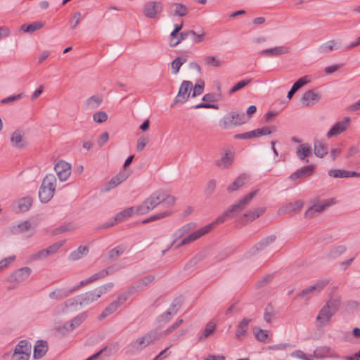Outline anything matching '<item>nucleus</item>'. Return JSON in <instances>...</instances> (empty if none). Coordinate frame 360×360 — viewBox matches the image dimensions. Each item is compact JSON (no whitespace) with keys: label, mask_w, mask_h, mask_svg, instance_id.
Returning <instances> with one entry per match:
<instances>
[{"label":"nucleus","mask_w":360,"mask_h":360,"mask_svg":"<svg viewBox=\"0 0 360 360\" xmlns=\"http://www.w3.org/2000/svg\"><path fill=\"white\" fill-rule=\"evenodd\" d=\"M258 190L250 192L243 198H240L238 202L228 207V209L219 216L214 222L209 224L204 227L193 232L187 237H185L180 243H179L175 249L180 248L182 245H187L192 241H194L201 236L208 233L212 231L215 224L224 223L231 214L241 212L249 204L251 200L257 195Z\"/></svg>","instance_id":"nucleus-1"},{"label":"nucleus","mask_w":360,"mask_h":360,"mask_svg":"<svg viewBox=\"0 0 360 360\" xmlns=\"http://www.w3.org/2000/svg\"><path fill=\"white\" fill-rule=\"evenodd\" d=\"M56 187V179L53 174L46 175L39 190V198L42 203H47L53 197Z\"/></svg>","instance_id":"nucleus-2"},{"label":"nucleus","mask_w":360,"mask_h":360,"mask_svg":"<svg viewBox=\"0 0 360 360\" xmlns=\"http://www.w3.org/2000/svg\"><path fill=\"white\" fill-rule=\"evenodd\" d=\"M160 337L161 335L157 330L149 331L143 337L131 342L128 346L129 350L127 351V353L134 354L136 352H139L150 344L158 340Z\"/></svg>","instance_id":"nucleus-3"},{"label":"nucleus","mask_w":360,"mask_h":360,"mask_svg":"<svg viewBox=\"0 0 360 360\" xmlns=\"http://www.w3.org/2000/svg\"><path fill=\"white\" fill-rule=\"evenodd\" d=\"M248 122V118L243 112L231 111L226 114L220 120L219 126L224 129L233 127L240 126Z\"/></svg>","instance_id":"nucleus-4"},{"label":"nucleus","mask_w":360,"mask_h":360,"mask_svg":"<svg viewBox=\"0 0 360 360\" xmlns=\"http://www.w3.org/2000/svg\"><path fill=\"white\" fill-rule=\"evenodd\" d=\"M162 196L160 195V191H157L146 198L141 205L136 207V213L139 214H146L162 203Z\"/></svg>","instance_id":"nucleus-5"},{"label":"nucleus","mask_w":360,"mask_h":360,"mask_svg":"<svg viewBox=\"0 0 360 360\" xmlns=\"http://www.w3.org/2000/svg\"><path fill=\"white\" fill-rule=\"evenodd\" d=\"M32 349L31 343L27 340H20L15 347L11 360H28Z\"/></svg>","instance_id":"nucleus-6"},{"label":"nucleus","mask_w":360,"mask_h":360,"mask_svg":"<svg viewBox=\"0 0 360 360\" xmlns=\"http://www.w3.org/2000/svg\"><path fill=\"white\" fill-rule=\"evenodd\" d=\"M193 89V84L191 81H183L180 85L177 96L175 97L174 103H184L189 98Z\"/></svg>","instance_id":"nucleus-7"},{"label":"nucleus","mask_w":360,"mask_h":360,"mask_svg":"<svg viewBox=\"0 0 360 360\" xmlns=\"http://www.w3.org/2000/svg\"><path fill=\"white\" fill-rule=\"evenodd\" d=\"M162 11V4L160 1H149L144 4L143 13L149 18L154 19Z\"/></svg>","instance_id":"nucleus-8"},{"label":"nucleus","mask_w":360,"mask_h":360,"mask_svg":"<svg viewBox=\"0 0 360 360\" xmlns=\"http://www.w3.org/2000/svg\"><path fill=\"white\" fill-rule=\"evenodd\" d=\"M276 239L275 235H270L261 239L258 243L253 245L248 251L250 256H253L259 252L265 250L268 246L272 244Z\"/></svg>","instance_id":"nucleus-9"},{"label":"nucleus","mask_w":360,"mask_h":360,"mask_svg":"<svg viewBox=\"0 0 360 360\" xmlns=\"http://www.w3.org/2000/svg\"><path fill=\"white\" fill-rule=\"evenodd\" d=\"M54 169L61 181H66L71 174V166L64 160H60L55 165Z\"/></svg>","instance_id":"nucleus-10"},{"label":"nucleus","mask_w":360,"mask_h":360,"mask_svg":"<svg viewBox=\"0 0 360 360\" xmlns=\"http://www.w3.org/2000/svg\"><path fill=\"white\" fill-rule=\"evenodd\" d=\"M155 280L153 275H148L129 286V293H136L146 290V287Z\"/></svg>","instance_id":"nucleus-11"},{"label":"nucleus","mask_w":360,"mask_h":360,"mask_svg":"<svg viewBox=\"0 0 360 360\" xmlns=\"http://www.w3.org/2000/svg\"><path fill=\"white\" fill-rule=\"evenodd\" d=\"M31 272L32 269L27 266L18 269L8 277L7 281L21 283L30 276Z\"/></svg>","instance_id":"nucleus-12"},{"label":"nucleus","mask_w":360,"mask_h":360,"mask_svg":"<svg viewBox=\"0 0 360 360\" xmlns=\"http://www.w3.org/2000/svg\"><path fill=\"white\" fill-rule=\"evenodd\" d=\"M321 98L320 93L314 90L307 91L301 98V103L305 106H311L316 103Z\"/></svg>","instance_id":"nucleus-13"},{"label":"nucleus","mask_w":360,"mask_h":360,"mask_svg":"<svg viewBox=\"0 0 360 360\" xmlns=\"http://www.w3.org/2000/svg\"><path fill=\"white\" fill-rule=\"evenodd\" d=\"M349 117H345L342 121L336 122L328 131L327 136L330 138L343 132L349 125Z\"/></svg>","instance_id":"nucleus-14"},{"label":"nucleus","mask_w":360,"mask_h":360,"mask_svg":"<svg viewBox=\"0 0 360 360\" xmlns=\"http://www.w3.org/2000/svg\"><path fill=\"white\" fill-rule=\"evenodd\" d=\"M315 168L316 166L314 165L304 166L292 173L289 176V179L291 181H295L298 179L310 176L314 173Z\"/></svg>","instance_id":"nucleus-15"},{"label":"nucleus","mask_w":360,"mask_h":360,"mask_svg":"<svg viewBox=\"0 0 360 360\" xmlns=\"http://www.w3.org/2000/svg\"><path fill=\"white\" fill-rule=\"evenodd\" d=\"M290 49L288 46H281L262 50L259 52V55L264 57L272 58L288 53Z\"/></svg>","instance_id":"nucleus-16"},{"label":"nucleus","mask_w":360,"mask_h":360,"mask_svg":"<svg viewBox=\"0 0 360 360\" xmlns=\"http://www.w3.org/2000/svg\"><path fill=\"white\" fill-rule=\"evenodd\" d=\"M49 346L46 340H39L36 342L34 347L33 358L39 359L44 356L48 352Z\"/></svg>","instance_id":"nucleus-17"},{"label":"nucleus","mask_w":360,"mask_h":360,"mask_svg":"<svg viewBox=\"0 0 360 360\" xmlns=\"http://www.w3.org/2000/svg\"><path fill=\"white\" fill-rule=\"evenodd\" d=\"M334 314H335L332 312L329 309H328L326 306H323L319 311L316 317V321L319 323V326L321 327L324 325V323L329 322L331 317Z\"/></svg>","instance_id":"nucleus-18"},{"label":"nucleus","mask_w":360,"mask_h":360,"mask_svg":"<svg viewBox=\"0 0 360 360\" xmlns=\"http://www.w3.org/2000/svg\"><path fill=\"white\" fill-rule=\"evenodd\" d=\"M79 297L81 300L80 306H86L99 298L94 289L79 295Z\"/></svg>","instance_id":"nucleus-19"},{"label":"nucleus","mask_w":360,"mask_h":360,"mask_svg":"<svg viewBox=\"0 0 360 360\" xmlns=\"http://www.w3.org/2000/svg\"><path fill=\"white\" fill-rule=\"evenodd\" d=\"M266 209L264 207H258L255 210H250L243 214L242 218V222L243 224H248L250 221H252L259 216H261L264 212Z\"/></svg>","instance_id":"nucleus-20"},{"label":"nucleus","mask_w":360,"mask_h":360,"mask_svg":"<svg viewBox=\"0 0 360 360\" xmlns=\"http://www.w3.org/2000/svg\"><path fill=\"white\" fill-rule=\"evenodd\" d=\"M234 154L231 151H227L220 160L216 161V165L224 169L229 168L233 162Z\"/></svg>","instance_id":"nucleus-21"},{"label":"nucleus","mask_w":360,"mask_h":360,"mask_svg":"<svg viewBox=\"0 0 360 360\" xmlns=\"http://www.w3.org/2000/svg\"><path fill=\"white\" fill-rule=\"evenodd\" d=\"M170 13L174 16L184 17L188 13V8L180 3H174L169 6Z\"/></svg>","instance_id":"nucleus-22"},{"label":"nucleus","mask_w":360,"mask_h":360,"mask_svg":"<svg viewBox=\"0 0 360 360\" xmlns=\"http://www.w3.org/2000/svg\"><path fill=\"white\" fill-rule=\"evenodd\" d=\"M314 354L316 357L319 358H326V357H330V358H339V355L337 354L331 348L329 347H322L317 348Z\"/></svg>","instance_id":"nucleus-23"},{"label":"nucleus","mask_w":360,"mask_h":360,"mask_svg":"<svg viewBox=\"0 0 360 360\" xmlns=\"http://www.w3.org/2000/svg\"><path fill=\"white\" fill-rule=\"evenodd\" d=\"M248 178L245 174L240 175L233 181L232 184L228 186L227 191L229 193H232L237 191L243 185H245L248 182Z\"/></svg>","instance_id":"nucleus-24"},{"label":"nucleus","mask_w":360,"mask_h":360,"mask_svg":"<svg viewBox=\"0 0 360 360\" xmlns=\"http://www.w3.org/2000/svg\"><path fill=\"white\" fill-rule=\"evenodd\" d=\"M296 153L300 160L309 162V160L306 158L311 155V148L307 144H300L297 148Z\"/></svg>","instance_id":"nucleus-25"},{"label":"nucleus","mask_w":360,"mask_h":360,"mask_svg":"<svg viewBox=\"0 0 360 360\" xmlns=\"http://www.w3.org/2000/svg\"><path fill=\"white\" fill-rule=\"evenodd\" d=\"M216 330V324L212 321L207 323L205 328L198 336V342H204L207 338L212 335Z\"/></svg>","instance_id":"nucleus-26"},{"label":"nucleus","mask_w":360,"mask_h":360,"mask_svg":"<svg viewBox=\"0 0 360 360\" xmlns=\"http://www.w3.org/2000/svg\"><path fill=\"white\" fill-rule=\"evenodd\" d=\"M252 321L251 319L244 318L237 326L236 331V337L238 340H240L241 336L246 335L248 329V325Z\"/></svg>","instance_id":"nucleus-27"},{"label":"nucleus","mask_w":360,"mask_h":360,"mask_svg":"<svg viewBox=\"0 0 360 360\" xmlns=\"http://www.w3.org/2000/svg\"><path fill=\"white\" fill-rule=\"evenodd\" d=\"M11 141L13 147L18 148H22L27 144L25 139H23V136L19 131H15L11 136Z\"/></svg>","instance_id":"nucleus-28"},{"label":"nucleus","mask_w":360,"mask_h":360,"mask_svg":"<svg viewBox=\"0 0 360 360\" xmlns=\"http://www.w3.org/2000/svg\"><path fill=\"white\" fill-rule=\"evenodd\" d=\"M309 82L307 76L298 79L292 86L291 89L288 93L287 98L291 99L293 95L303 86Z\"/></svg>","instance_id":"nucleus-29"},{"label":"nucleus","mask_w":360,"mask_h":360,"mask_svg":"<svg viewBox=\"0 0 360 360\" xmlns=\"http://www.w3.org/2000/svg\"><path fill=\"white\" fill-rule=\"evenodd\" d=\"M103 99L98 95H94L87 98L84 103V108L85 110H94L99 107L101 104Z\"/></svg>","instance_id":"nucleus-30"},{"label":"nucleus","mask_w":360,"mask_h":360,"mask_svg":"<svg viewBox=\"0 0 360 360\" xmlns=\"http://www.w3.org/2000/svg\"><path fill=\"white\" fill-rule=\"evenodd\" d=\"M72 294L71 290L65 288L57 289L51 292L49 295V298L56 300H61Z\"/></svg>","instance_id":"nucleus-31"},{"label":"nucleus","mask_w":360,"mask_h":360,"mask_svg":"<svg viewBox=\"0 0 360 360\" xmlns=\"http://www.w3.org/2000/svg\"><path fill=\"white\" fill-rule=\"evenodd\" d=\"M87 317L86 312H82L75 317H74L70 323H69V326L65 325L64 326L67 330H73L75 328L78 327Z\"/></svg>","instance_id":"nucleus-32"},{"label":"nucleus","mask_w":360,"mask_h":360,"mask_svg":"<svg viewBox=\"0 0 360 360\" xmlns=\"http://www.w3.org/2000/svg\"><path fill=\"white\" fill-rule=\"evenodd\" d=\"M303 201L301 200H296L295 202H288L285 205L281 210L283 213L291 212H298L303 207Z\"/></svg>","instance_id":"nucleus-33"},{"label":"nucleus","mask_w":360,"mask_h":360,"mask_svg":"<svg viewBox=\"0 0 360 360\" xmlns=\"http://www.w3.org/2000/svg\"><path fill=\"white\" fill-rule=\"evenodd\" d=\"M118 350V343L113 342L111 343L105 347H103L102 349L96 352L95 354L98 355V357L103 354L105 356H110L114 354H115Z\"/></svg>","instance_id":"nucleus-34"},{"label":"nucleus","mask_w":360,"mask_h":360,"mask_svg":"<svg viewBox=\"0 0 360 360\" xmlns=\"http://www.w3.org/2000/svg\"><path fill=\"white\" fill-rule=\"evenodd\" d=\"M314 150L316 156L322 158L328 153V147L322 141L316 140L314 141Z\"/></svg>","instance_id":"nucleus-35"},{"label":"nucleus","mask_w":360,"mask_h":360,"mask_svg":"<svg viewBox=\"0 0 360 360\" xmlns=\"http://www.w3.org/2000/svg\"><path fill=\"white\" fill-rule=\"evenodd\" d=\"M337 44L336 41L334 39L328 41L318 48V51L321 53H328L334 50H337L339 48Z\"/></svg>","instance_id":"nucleus-36"},{"label":"nucleus","mask_w":360,"mask_h":360,"mask_svg":"<svg viewBox=\"0 0 360 360\" xmlns=\"http://www.w3.org/2000/svg\"><path fill=\"white\" fill-rule=\"evenodd\" d=\"M136 212L135 207H130L124 209V210L118 212L115 217L114 220L116 222H121L126 218L131 217L134 213Z\"/></svg>","instance_id":"nucleus-37"},{"label":"nucleus","mask_w":360,"mask_h":360,"mask_svg":"<svg viewBox=\"0 0 360 360\" xmlns=\"http://www.w3.org/2000/svg\"><path fill=\"white\" fill-rule=\"evenodd\" d=\"M195 226L196 224L195 223H188L183 226L181 228L177 229L173 235L174 240H177L183 237L185 234L194 229Z\"/></svg>","instance_id":"nucleus-38"},{"label":"nucleus","mask_w":360,"mask_h":360,"mask_svg":"<svg viewBox=\"0 0 360 360\" xmlns=\"http://www.w3.org/2000/svg\"><path fill=\"white\" fill-rule=\"evenodd\" d=\"M89 249L86 246H79L76 250L72 252L69 255V259L76 261L81 259L83 256L87 255Z\"/></svg>","instance_id":"nucleus-39"},{"label":"nucleus","mask_w":360,"mask_h":360,"mask_svg":"<svg viewBox=\"0 0 360 360\" xmlns=\"http://www.w3.org/2000/svg\"><path fill=\"white\" fill-rule=\"evenodd\" d=\"M341 304V298L339 296L331 297L329 300H328L324 306H326L328 309H329L332 312L335 314Z\"/></svg>","instance_id":"nucleus-40"},{"label":"nucleus","mask_w":360,"mask_h":360,"mask_svg":"<svg viewBox=\"0 0 360 360\" xmlns=\"http://www.w3.org/2000/svg\"><path fill=\"white\" fill-rule=\"evenodd\" d=\"M44 27V23L36 21L30 24H23L20 27V30L25 32L32 33L36 30H40Z\"/></svg>","instance_id":"nucleus-41"},{"label":"nucleus","mask_w":360,"mask_h":360,"mask_svg":"<svg viewBox=\"0 0 360 360\" xmlns=\"http://www.w3.org/2000/svg\"><path fill=\"white\" fill-rule=\"evenodd\" d=\"M32 198L31 197H25L18 200V209L21 212H25L29 210L32 205Z\"/></svg>","instance_id":"nucleus-42"},{"label":"nucleus","mask_w":360,"mask_h":360,"mask_svg":"<svg viewBox=\"0 0 360 360\" xmlns=\"http://www.w3.org/2000/svg\"><path fill=\"white\" fill-rule=\"evenodd\" d=\"M187 60V58L186 56H179L176 58L172 62V72L174 75H176L181 65L186 63Z\"/></svg>","instance_id":"nucleus-43"},{"label":"nucleus","mask_w":360,"mask_h":360,"mask_svg":"<svg viewBox=\"0 0 360 360\" xmlns=\"http://www.w3.org/2000/svg\"><path fill=\"white\" fill-rule=\"evenodd\" d=\"M118 308L119 307L117 304L115 303V301H113L104 309L102 313L98 316V319L102 320L105 319L108 316L115 312Z\"/></svg>","instance_id":"nucleus-44"},{"label":"nucleus","mask_w":360,"mask_h":360,"mask_svg":"<svg viewBox=\"0 0 360 360\" xmlns=\"http://www.w3.org/2000/svg\"><path fill=\"white\" fill-rule=\"evenodd\" d=\"M255 335L256 339L261 342L269 343L271 342L269 332L267 330L259 329Z\"/></svg>","instance_id":"nucleus-45"},{"label":"nucleus","mask_w":360,"mask_h":360,"mask_svg":"<svg viewBox=\"0 0 360 360\" xmlns=\"http://www.w3.org/2000/svg\"><path fill=\"white\" fill-rule=\"evenodd\" d=\"M347 250V248L345 245H338L337 247H335L332 248L329 253H328V257L330 259H335L345 253Z\"/></svg>","instance_id":"nucleus-46"},{"label":"nucleus","mask_w":360,"mask_h":360,"mask_svg":"<svg viewBox=\"0 0 360 360\" xmlns=\"http://www.w3.org/2000/svg\"><path fill=\"white\" fill-rule=\"evenodd\" d=\"M124 251V248L122 246H117L108 252V257L110 260L117 259Z\"/></svg>","instance_id":"nucleus-47"},{"label":"nucleus","mask_w":360,"mask_h":360,"mask_svg":"<svg viewBox=\"0 0 360 360\" xmlns=\"http://www.w3.org/2000/svg\"><path fill=\"white\" fill-rule=\"evenodd\" d=\"M113 287H114V283L110 282V283H107L104 285H102L95 288L94 290H96L98 297L100 298L101 297V295H105L108 292L110 291Z\"/></svg>","instance_id":"nucleus-48"},{"label":"nucleus","mask_w":360,"mask_h":360,"mask_svg":"<svg viewBox=\"0 0 360 360\" xmlns=\"http://www.w3.org/2000/svg\"><path fill=\"white\" fill-rule=\"evenodd\" d=\"M204 61L207 65L214 68L220 67L222 64V62L219 59L213 56H206L204 58Z\"/></svg>","instance_id":"nucleus-49"},{"label":"nucleus","mask_w":360,"mask_h":360,"mask_svg":"<svg viewBox=\"0 0 360 360\" xmlns=\"http://www.w3.org/2000/svg\"><path fill=\"white\" fill-rule=\"evenodd\" d=\"M252 79H243L238 83H236L229 91V94H233L235 92L240 90L245 86H247L248 84H250L252 82Z\"/></svg>","instance_id":"nucleus-50"},{"label":"nucleus","mask_w":360,"mask_h":360,"mask_svg":"<svg viewBox=\"0 0 360 360\" xmlns=\"http://www.w3.org/2000/svg\"><path fill=\"white\" fill-rule=\"evenodd\" d=\"M160 195L162 196V203L167 205V207L173 205L175 202V198L172 195L167 194L164 191H162V190H160Z\"/></svg>","instance_id":"nucleus-51"},{"label":"nucleus","mask_w":360,"mask_h":360,"mask_svg":"<svg viewBox=\"0 0 360 360\" xmlns=\"http://www.w3.org/2000/svg\"><path fill=\"white\" fill-rule=\"evenodd\" d=\"M255 137H259L257 129L245 133L237 134L234 136V138L236 139H250Z\"/></svg>","instance_id":"nucleus-52"},{"label":"nucleus","mask_w":360,"mask_h":360,"mask_svg":"<svg viewBox=\"0 0 360 360\" xmlns=\"http://www.w3.org/2000/svg\"><path fill=\"white\" fill-rule=\"evenodd\" d=\"M205 86V82L202 79H199L193 87V91L192 93V97H196L202 94Z\"/></svg>","instance_id":"nucleus-53"},{"label":"nucleus","mask_w":360,"mask_h":360,"mask_svg":"<svg viewBox=\"0 0 360 360\" xmlns=\"http://www.w3.org/2000/svg\"><path fill=\"white\" fill-rule=\"evenodd\" d=\"M182 305V300L180 297L176 298L173 302L172 303L168 311L174 315L176 314L178 311L180 309Z\"/></svg>","instance_id":"nucleus-54"},{"label":"nucleus","mask_w":360,"mask_h":360,"mask_svg":"<svg viewBox=\"0 0 360 360\" xmlns=\"http://www.w3.org/2000/svg\"><path fill=\"white\" fill-rule=\"evenodd\" d=\"M330 279L329 278H323L317 280L316 283L312 285L313 287L315 288V290L316 292H321L328 283H330Z\"/></svg>","instance_id":"nucleus-55"},{"label":"nucleus","mask_w":360,"mask_h":360,"mask_svg":"<svg viewBox=\"0 0 360 360\" xmlns=\"http://www.w3.org/2000/svg\"><path fill=\"white\" fill-rule=\"evenodd\" d=\"M328 174L333 178H347V171L344 169H330Z\"/></svg>","instance_id":"nucleus-56"},{"label":"nucleus","mask_w":360,"mask_h":360,"mask_svg":"<svg viewBox=\"0 0 360 360\" xmlns=\"http://www.w3.org/2000/svg\"><path fill=\"white\" fill-rule=\"evenodd\" d=\"M169 214V212H163L159 214H154L142 221V224H148L160 219H162Z\"/></svg>","instance_id":"nucleus-57"},{"label":"nucleus","mask_w":360,"mask_h":360,"mask_svg":"<svg viewBox=\"0 0 360 360\" xmlns=\"http://www.w3.org/2000/svg\"><path fill=\"white\" fill-rule=\"evenodd\" d=\"M108 117L105 111H98L93 115V120L97 123H103L108 120Z\"/></svg>","instance_id":"nucleus-58"},{"label":"nucleus","mask_w":360,"mask_h":360,"mask_svg":"<svg viewBox=\"0 0 360 360\" xmlns=\"http://www.w3.org/2000/svg\"><path fill=\"white\" fill-rule=\"evenodd\" d=\"M172 314L168 310L164 312L163 314H160L157 318V321L160 325H163L167 323L169 321L172 319Z\"/></svg>","instance_id":"nucleus-59"},{"label":"nucleus","mask_w":360,"mask_h":360,"mask_svg":"<svg viewBox=\"0 0 360 360\" xmlns=\"http://www.w3.org/2000/svg\"><path fill=\"white\" fill-rule=\"evenodd\" d=\"M276 131V127H264L262 128L257 129V133L259 136L271 134L272 132Z\"/></svg>","instance_id":"nucleus-60"},{"label":"nucleus","mask_w":360,"mask_h":360,"mask_svg":"<svg viewBox=\"0 0 360 360\" xmlns=\"http://www.w3.org/2000/svg\"><path fill=\"white\" fill-rule=\"evenodd\" d=\"M330 205V202L329 201H326L324 203H315L311 205V207L314 209V211L316 212V214H319L323 212Z\"/></svg>","instance_id":"nucleus-61"},{"label":"nucleus","mask_w":360,"mask_h":360,"mask_svg":"<svg viewBox=\"0 0 360 360\" xmlns=\"http://www.w3.org/2000/svg\"><path fill=\"white\" fill-rule=\"evenodd\" d=\"M65 241L61 240L49 246L47 248H46V251L48 252V255L49 256L56 253L58 249L63 245Z\"/></svg>","instance_id":"nucleus-62"},{"label":"nucleus","mask_w":360,"mask_h":360,"mask_svg":"<svg viewBox=\"0 0 360 360\" xmlns=\"http://www.w3.org/2000/svg\"><path fill=\"white\" fill-rule=\"evenodd\" d=\"M274 315V307L271 304H269L265 308L264 314V319L267 322L270 323L271 317Z\"/></svg>","instance_id":"nucleus-63"},{"label":"nucleus","mask_w":360,"mask_h":360,"mask_svg":"<svg viewBox=\"0 0 360 360\" xmlns=\"http://www.w3.org/2000/svg\"><path fill=\"white\" fill-rule=\"evenodd\" d=\"M134 293H129V287L127 288V290L124 292V293H122L120 294L116 300H115V302L117 304L118 307H120L122 304H123L124 302H126L129 297L131 295H133Z\"/></svg>","instance_id":"nucleus-64"}]
</instances>
